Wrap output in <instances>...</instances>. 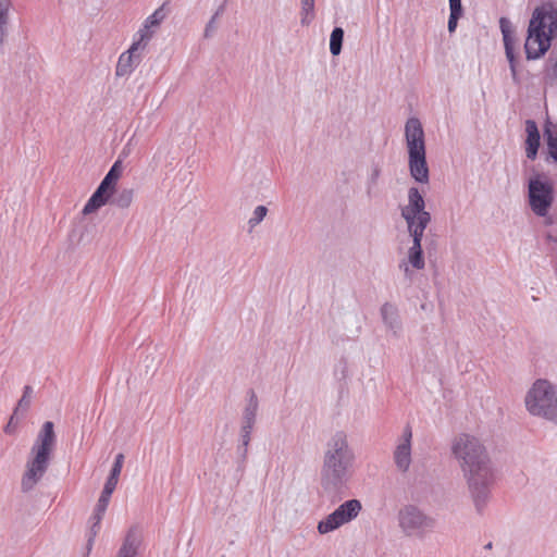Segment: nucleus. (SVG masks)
Segmentation results:
<instances>
[{"instance_id":"nucleus-1","label":"nucleus","mask_w":557,"mask_h":557,"mask_svg":"<svg viewBox=\"0 0 557 557\" xmlns=\"http://www.w3.org/2000/svg\"><path fill=\"white\" fill-rule=\"evenodd\" d=\"M451 454L457 460L478 512L486 506L495 472L483 443L474 435L461 433L451 442Z\"/></svg>"},{"instance_id":"nucleus-2","label":"nucleus","mask_w":557,"mask_h":557,"mask_svg":"<svg viewBox=\"0 0 557 557\" xmlns=\"http://www.w3.org/2000/svg\"><path fill=\"white\" fill-rule=\"evenodd\" d=\"M356 454L344 431H336L325 443L320 484L326 493H337L345 488L355 473Z\"/></svg>"},{"instance_id":"nucleus-3","label":"nucleus","mask_w":557,"mask_h":557,"mask_svg":"<svg viewBox=\"0 0 557 557\" xmlns=\"http://www.w3.org/2000/svg\"><path fill=\"white\" fill-rule=\"evenodd\" d=\"M557 37V7L545 2L536 7L528 26L524 44L527 59L535 60L545 54Z\"/></svg>"},{"instance_id":"nucleus-4","label":"nucleus","mask_w":557,"mask_h":557,"mask_svg":"<svg viewBox=\"0 0 557 557\" xmlns=\"http://www.w3.org/2000/svg\"><path fill=\"white\" fill-rule=\"evenodd\" d=\"M55 443L54 424L51 421H46L30 448L21 481L22 492H30L44 478L49 468Z\"/></svg>"},{"instance_id":"nucleus-5","label":"nucleus","mask_w":557,"mask_h":557,"mask_svg":"<svg viewBox=\"0 0 557 557\" xmlns=\"http://www.w3.org/2000/svg\"><path fill=\"white\" fill-rule=\"evenodd\" d=\"M401 218L412 238V246H421L425 228L431 222L430 212L425 211V201L417 187L408 189V203L400 208Z\"/></svg>"},{"instance_id":"nucleus-6","label":"nucleus","mask_w":557,"mask_h":557,"mask_svg":"<svg viewBox=\"0 0 557 557\" xmlns=\"http://www.w3.org/2000/svg\"><path fill=\"white\" fill-rule=\"evenodd\" d=\"M525 406L531 414L557 423V385L537 380L525 396Z\"/></svg>"},{"instance_id":"nucleus-7","label":"nucleus","mask_w":557,"mask_h":557,"mask_svg":"<svg viewBox=\"0 0 557 557\" xmlns=\"http://www.w3.org/2000/svg\"><path fill=\"white\" fill-rule=\"evenodd\" d=\"M399 528L410 536H423L433 531L435 520L416 506H405L398 513Z\"/></svg>"},{"instance_id":"nucleus-8","label":"nucleus","mask_w":557,"mask_h":557,"mask_svg":"<svg viewBox=\"0 0 557 557\" xmlns=\"http://www.w3.org/2000/svg\"><path fill=\"white\" fill-rule=\"evenodd\" d=\"M362 506L358 499H349L339 505L332 513L318 523V532L327 534L354 520L361 511Z\"/></svg>"},{"instance_id":"nucleus-9","label":"nucleus","mask_w":557,"mask_h":557,"mask_svg":"<svg viewBox=\"0 0 557 557\" xmlns=\"http://www.w3.org/2000/svg\"><path fill=\"white\" fill-rule=\"evenodd\" d=\"M554 201L553 185L539 176L529 181V205L537 216H546Z\"/></svg>"},{"instance_id":"nucleus-10","label":"nucleus","mask_w":557,"mask_h":557,"mask_svg":"<svg viewBox=\"0 0 557 557\" xmlns=\"http://www.w3.org/2000/svg\"><path fill=\"white\" fill-rule=\"evenodd\" d=\"M411 441L412 431L409 425H406L401 437L397 441L396 447L393 453L394 463L397 470L401 473L408 472L412 461L411 458Z\"/></svg>"},{"instance_id":"nucleus-11","label":"nucleus","mask_w":557,"mask_h":557,"mask_svg":"<svg viewBox=\"0 0 557 557\" xmlns=\"http://www.w3.org/2000/svg\"><path fill=\"white\" fill-rule=\"evenodd\" d=\"M408 156L425 153L424 132L417 117H410L405 125Z\"/></svg>"},{"instance_id":"nucleus-12","label":"nucleus","mask_w":557,"mask_h":557,"mask_svg":"<svg viewBox=\"0 0 557 557\" xmlns=\"http://www.w3.org/2000/svg\"><path fill=\"white\" fill-rule=\"evenodd\" d=\"M145 554L143 530L138 525H133L126 533L117 557H136Z\"/></svg>"},{"instance_id":"nucleus-13","label":"nucleus","mask_w":557,"mask_h":557,"mask_svg":"<svg viewBox=\"0 0 557 557\" xmlns=\"http://www.w3.org/2000/svg\"><path fill=\"white\" fill-rule=\"evenodd\" d=\"M380 315L387 332L399 337L403 332V322L396 304L386 301L380 308Z\"/></svg>"},{"instance_id":"nucleus-14","label":"nucleus","mask_w":557,"mask_h":557,"mask_svg":"<svg viewBox=\"0 0 557 557\" xmlns=\"http://www.w3.org/2000/svg\"><path fill=\"white\" fill-rule=\"evenodd\" d=\"M525 156L529 160L533 161L537 157L539 148L541 145V134L537 124L533 120L525 121Z\"/></svg>"},{"instance_id":"nucleus-15","label":"nucleus","mask_w":557,"mask_h":557,"mask_svg":"<svg viewBox=\"0 0 557 557\" xmlns=\"http://www.w3.org/2000/svg\"><path fill=\"white\" fill-rule=\"evenodd\" d=\"M408 165L412 178L421 184L429 183V168L425 153L408 156Z\"/></svg>"},{"instance_id":"nucleus-16","label":"nucleus","mask_w":557,"mask_h":557,"mask_svg":"<svg viewBox=\"0 0 557 557\" xmlns=\"http://www.w3.org/2000/svg\"><path fill=\"white\" fill-rule=\"evenodd\" d=\"M113 492L114 491L108 490L106 487H103V490L101 492V495H100L98 503L95 507V511L91 516V521H92V524L90 528L91 536H95L100 529V522L104 516V512L108 508V505H109V502H110V498H111V495Z\"/></svg>"},{"instance_id":"nucleus-17","label":"nucleus","mask_w":557,"mask_h":557,"mask_svg":"<svg viewBox=\"0 0 557 557\" xmlns=\"http://www.w3.org/2000/svg\"><path fill=\"white\" fill-rule=\"evenodd\" d=\"M543 136L546 143L547 158L557 163V123L546 120L543 129Z\"/></svg>"},{"instance_id":"nucleus-18","label":"nucleus","mask_w":557,"mask_h":557,"mask_svg":"<svg viewBox=\"0 0 557 557\" xmlns=\"http://www.w3.org/2000/svg\"><path fill=\"white\" fill-rule=\"evenodd\" d=\"M140 50H133V45L129 49L122 53L119 58L116 65V75L124 76L129 74L133 69L140 62V57L137 54Z\"/></svg>"},{"instance_id":"nucleus-19","label":"nucleus","mask_w":557,"mask_h":557,"mask_svg":"<svg viewBox=\"0 0 557 557\" xmlns=\"http://www.w3.org/2000/svg\"><path fill=\"white\" fill-rule=\"evenodd\" d=\"M12 0H0V54L9 35L10 10Z\"/></svg>"},{"instance_id":"nucleus-20","label":"nucleus","mask_w":557,"mask_h":557,"mask_svg":"<svg viewBox=\"0 0 557 557\" xmlns=\"http://www.w3.org/2000/svg\"><path fill=\"white\" fill-rule=\"evenodd\" d=\"M111 195L102 191L97 187L95 193L91 195V197L88 199L87 203L85 205L83 209V214L88 215L90 213L96 212L98 209L103 207L104 205L111 202Z\"/></svg>"},{"instance_id":"nucleus-21","label":"nucleus","mask_w":557,"mask_h":557,"mask_svg":"<svg viewBox=\"0 0 557 557\" xmlns=\"http://www.w3.org/2000/svg\"><path fill=\"white\" fill-rule=\"evenodd\" d=\"M259 408V401L256 393L250 389L247 394V404L243 413V421L247 423H255L257 418V412Z\"/></svg>"},{"instance_id":"nucleus-22","label":"nucleus","mask_w":557,"mask_h":557,"mask_svg":"<svg viewBox=\"0 0 557 557\" xmlns=\"http://www.w3.org/2000/svg\"><path fill=\"white\" fill-rule=\"evenodd\" d=\"M154 29L148 26L145 22L139 30L135 35V39L133 45V50H144L150 39L153 37Z\"/></svg>"},{"instance_id":"nucleus-23","label":"nucleus","mask_w":557,"mask_h":557,"mask_svg":"<svg viewBox=\"0 0 557 557\" xmlns=\"http://www.w3.org/2000/svg\"><path fill=\"white\" fill-rule=\"evenodd\" d=\"M381 173H382V169H381L380 164L373 163L370 168V172L368 174V178L366 182V191H367L368 197H370V198L375 196L377 193V185H379V180H380Z\"/></svg>"},{"instance_id":"nucleus-24","label":"nucleus","mask_w":557,"mask_h":557,"mask_svg":"<svg viewBox=\"0 0 557 557\" xmlns=\"http://www.w3.org/2000/svg\"><path fill=\"white\" fill-rule=\"evenodd\" d=\"M123 461H124L123 454L116 455L114 463H113L112 469L110 471V475L107 479L106 484H104L103 487H106L108 490H111V491L115 490V487L117 485V482H119V476H120L121 471H122Z\"/></svg>"},{"instance_id":"nucleus-25","label":"nucleus","mask_w":557,"mask_h":557,"mask_svg":"<svg viewBox=\"0 0 557 557\" xmlns=\"http://www.w3.org/2000/svg\"><path fill=\"white\" fill-rule=\"evenodd\" d=\"M407 263L413 269L422 270L425 265L422 246H411L407 253Z\"/></svg>"},{"instance_id":"nucleus-26","label":"nucleus","mask_w":557,"mask_h":557,"mask_svg":"<svg viewBox=\"0 0 557 557\" xmlns=\"http://www.w3.org/2000/svg\"><path fill=\"white\" fill-rule=\"evenodd\" d=\"M134 189L124 188L120 190L112 199L111 203L121 209L128 208L134 200Z\"/></svg>"},{"instance_id":"nucleus-27","label":"nucleus","mask_w":557,"mask_h":557,"mask_svg":"<svg viewBox=\"0 0 557 557\" xmlns=\"http://www.w3.org/2000/svg\"><path fill=\"white\" fill-rule=\"evenodd\" d=\"M544 77L549 84L557 82V53L555 52H552L546 61Z\"/></svg>"},{"instance_id":"nucleus-28","label":"nucleus","mask_w":557,"mask_h":557,"mask_svg":"<svg viewBox=\"0 0 557 557\" xmlns=\"http://www.w3.org/2000/svg\"><path fill=\"white\" fill-rule=\"evenodd\" d=\"M344 30L342 27H335L330 37V51L333 55H338L342 51Z\"/></svg>"},{"instance_id":"nucleus-29","label":"nucleus","mask_w":557,"mask_h":557,"mask_svg":"<svg viewBox=\"0 0 557 557\" xmlns=\"http://www.w3.org/2000/svg\"><path fill=\"white\" fill-rule=\"evenodd\" d=\"M314 18V0H301L300 23L308 26Z\"/></svg>"},{"instance_id":"nucleus-30","label":"nucleus","mask_w":557,"mask_h":557,"mask_svg":"<svg viewBox=\"0 0 557 557\" xmlns=\"http://www.w3.org/2000/svg\"><path fill=\"white\" fill-rule=\"evenodd\" d=\"M32 395H33V388L32 386L29 385H26L24 387V391H23V395L21 397V399L18 400L15 409H14V414H17L18 411H26L29 406H30V400H32Z\"/></svg>"},{"instance_id":"nucleus-31","label":"nucleus","mask_w":557,"mask_h":557,"mask_svg":"<svg viewBox=\"0 0 557 557\" xmlns=\"http://www.w3.org/2000/svg\"><path fill=\"white\" fill-rule=\"evenodd\" d=\"M165 16L166 14L164 11V5H161L145 20V23L156 30V28L159 27V25L165 18Z\"/></svg>"},{"instance_id":"nucleus-32","label":"nucleus","mask_w":557,"mask_h":557,"mask_svg":"<svg viewBox=\"0 0 557 557\" xmlns=\"http://www.w3.org/2000/svg\"><path fill=\"white\" fill-rule=\"evenodd\" d=\"M267 213H268V209L265 206L256 207L252 212V216L248 221L249 227L253 228L259 223H261L263 221V219L265 218Z\"/></svg>"},{"instance_id":"nucleus-33","label":"nucleus","mask_w":557,"mask_h":557,"mask_svg":"<svg viewBox=\"0 0 557 557\" xmlns=\"http://www.w3.org/2000/svg\"><path fill=\"white\" fill-rule=\"evenodd\" d=\"M224 11V7L221 5L216 12L214 13V15L211 17V20L208 22V24L206 25V28H205V33H203V36L205 38H210L212 36V34L215 32L216 29V18L223 13Z\"/></svg>"},{"instance_id":"nucleus-34","label":"nucleus","mask_w":557,"mask_h":557,"mask_svg":"<svg viewBox=\"0 0 557 557\" xmlns=\"http://www.w3.org/2000/svg\"><path fill=\"white\" fill-rule=\"evenodd\" d=\"M122 171H123L122 159H117L113 163V165L111 166L109 172L106 174V176L117 183L119 178L121 177Z\"/></svg>"},{"instance_id":"nucleus-35","label":"nucleus","mask_w":557,"mask_h":557,"mask_svg":"<svg viewBox=\"0 0 557 557\" xmlns=\"http://www.w3.org/2000/svg\"><path fill=\"white\" fill-rule=\"evenodd\" d=\"M253 425L255 423H247L243 421L239 434V442L244 444H249Z\"/></svg>"},{"instance_id":"nucleus-36","label":"nucleus","mask_w":557,"mask_h":557,"mask_svg":"<svg viewBox=\"0 0 557 557\" xmlns=\"http://www.w3.org/2000/svg\"><path fill=\"white\" fill-rule=\"evenodd\" d=\"M504 45H505L506 57H507L508 62L510 64V71H511V74H512V76L515 78L516 75H517V71H516V62H515L513 48H512L511 41L504 42Z\"/></svg>"},{"instance_id":"nucleus-37","label":"nucleus","mask_w":557,"mask_h":557,"mask_svg":"<svg viewBox=\"0 0 557 557\" xmlns=\"http://www.w3.org/2000/svg\"><path fill=\"white\" fill-rule=\"evenodd\" d=\"M499 27H500V32L503 34L504 42L511 41V39H510L511 23H510V21L507 17H500Z\"/></svg>"},{"instance_id":"nucleus-38","label":"nucleus","mask_w":557,"mask_h":557,"mask_svg":"<svg viewBox=\"0 0 557 557\" xmlns=\"http://www.w3.org/2000/svg\"><path fill=\"white\" fill-rule=\"evenodd\" d=\"M116 187V182L113 180H110L109 177L104 176L101 183L99 184L98 188L102 191L113 196Z\"/></svg>"},{"instance_id":"nucleus-39","label":"nucleus","mask_w":557,"mask_h":557,"mask_svg":"<svg viewBox=\"0 0 557 557\" xmlns=\"http://www.w3.org/2000/svg\"><path fill=\"white\" fill-rule=\"evenodd\" d=\"M462 13L460 12H450L448 20V32L454 33L457 27L458 20L461 17Z\"/></svg>"},{"instance_id":"nucleus-40","label":"nucleus","mask_w":557,"mask_h":557,"mask_svg":"<svg viewBox=\"0 0 557 557\" xmlns=\"http://www.w3.org/2000/svg\"><path fill=\"white\" fill-rule=\"evenodd\" d=\"M248 445L249 444H244L240 442V444L237 447V454H238V457H239L242 463H245V461L247 459Z\"/></svg>"},{"instance_id":"nucleus-41","label":"nucleus","mask_w":557,"mask_h":557,"mask_svg":"<svg viewBox=\"0 0 557 557\" xmlns=\"http://www.w3.org/2000/svg\"><path fill=\"white\" fill-rule=\"evenodd\" d=\"M15 416L16 414H12L8 424L4 426V432L8 433V434H12L15 432V429H16V422L14 421L15 420Z\"/></svg>"},{"instance_id":"nucleus-42","label":"nucleus","mask_w":557,"mask_h":557,"mask_svg":"<svg viewBox=\"0 0 557 557\" xmlns=\"http://www.w3.org/2000/svg\"><path fill=\"white\" fill-rule=\"evenodd\" d=\"M449 9H450V12L462 13L461 0H449Z\"/></svg>"},{"instance_id":"nucleus-43","label":"nucleus","mask_w":557,"mask_h":557,"mask_svg":"<svg viewBox=\"0 0 557 557\" xmlns=\"http://www.w3.org/2000/svg\"><path fill=\"white\" fill-rule=\"evenodd\" d=\"M409 265L410 264L407 263L406 261H401L399 263V269H401L404 271V274L406 277L411 278L412 271L410 270Z\"/></svg>"},{"instance_id":"nucleus-44","label":"nucleus","mask_w":557,"mask_h":557,"mask_svg":"<svg viewBox=\"0 0 557 557\" xmlns=\"http://www.w3.org/2000/svg\"><path fill=\"white\" fill-rule=\"evenodd\" d=\"M128 153H129V149H128L127 147H125V148L122 150V152H121V154H120V158H119V159H121L122 157H126Z\"/></svg>"},{"instance_id":"nucleus-45","label":"nucleus","mask_w":557,"mask_h":557,"mask_svg":"<svg viewBox=\"0 0 557 557\" xmlns=\"http://www.w3.org/2000/svg\"><path fill=\"white\" fill-rule=\"evenodd\" d=\"M491 547H492V543H491V542H490V543H487V544L484 546V548H486V549H490Z\"/></svg>"}]
</instances>
